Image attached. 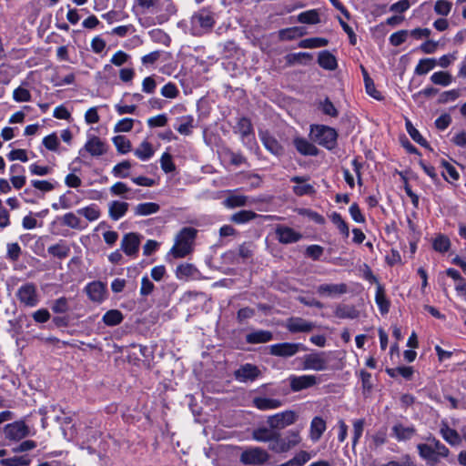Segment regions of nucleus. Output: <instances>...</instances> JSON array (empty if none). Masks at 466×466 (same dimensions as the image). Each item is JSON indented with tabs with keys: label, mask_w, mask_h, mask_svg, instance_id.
<instances>
[{
	"label": "nucleus",
	"mask_w": 466,
	"mask_h": 466,
	"mask_svg": "<svg viewBox=\"0 0 466 466\" xmlns=\"http://www.w3.org/2000/svg\"><path fill=\"white\" fill-rule=\"evenodd\" d=\"M260 375L258 368L253 364L241 365L234 372L235 379L239 382L253 381Z\"/></svg>",
	"instance_id": "obj_10"
},
{
	"label": "nucleus",
	"mask_w": 466,
	"mask_h": 466,
	"mask_svg": "<svg viewBox=\"0 0 466 466\" xmlns=\"http://www.w3.org/2000/svg\"><path fill=\"white\" fill-rule=\"evenodd\" d=\"M259 138H260L263 146L266 147V149L268 150L271 154H273L275 156H279V155L282 154L283 148H282L281 145L268 132L260 131Z\"/></svg>",
	"instance_id": "obj_16"
},
{
	"label": "nucleus",
	"mask_w": 466,
	"mask_h": 466,
	"mask_svg": "<svg viewBox=\"0 0 466 466\" xmlns=\"http://www.w3.org/2000/svg\"><path fill=\"white\" fill-rule=\"evenodd\" d=\"M135 156L142 160L147 161L150 159L154 154L155 149L153 148V146L151 143H149L147 140H144L135 150H134Z\"/></svg>",
	"instance_id": "obj_25"
},
{
	"label": "nucleus",
	"mask_w": 466,
	"mask_h": 466,
	"mask_svg": "<svg viewBox=\"0 0 466 466\" xmlns=\"http://www.w3.org/2000/svg\"><path fill=\"white\" fill-rule=\"evenodd\" d=\"M429 441H431L434 457L437 458V461H439L441 458H447L449 456V449L439 440L432 438L429 439Z\"/></svg>",
	"instance_id": "obj_40"
},
{
	"label": "nucleus",
	"mask_w": 466,
	"mask_h": 466,
	"mask_svg": "<svg viewBox=\"0 0 466 466\" xmlns=\"http://www.w3.org/2000/svg\"><path fill=\"white\" fill-rule=\"evenodd\" d=\"M303 33H304V31H303L302 27H293V28H289V29L281 31L280 36L282 39L289 40V39H293L297 36L302 35Z\"/></svg>",
	"instance_id": "obj_63"
},
{
	"label": "nucleus",
	"mask_w": 466,
	"mask_h": 466,
	"mask_svg": "<svg viewBox=\"0 0 466 466\" xmlns=\"http://www.w3.org/2000/svg\"><path fill=\"white\" fill-rule=\"evenodd\" d=\"M106 285L100 281H93L86 285V291L94 302H101L106 298Z\"/></svg>",
	"instance_id": "obj_15"
},
{
	"label": "nucleus",
	"mask_w": 466,
	"mask_h": 466,
	"mask_svg": "<svg viewBox=\"0 0 466 466\" xmlns=\"http://www.w3.org/2000/svg\"><path fill=\"white\" fill-rule=\"evenodd\" d=\"M335 316L339 319H356L359 317V311L350 305H339L335 309Z\"/></svg>",
	"instance_id": "obj_32"
},
{
	"label": "nucleus",
	"mask_w": 466,
	"mask_h": 466,
	"mask_svg": "<svg viewBox=\"0 0 466 466\" xmlns=\"http://www.w3.org/2000/svg\"><path fill=\"white\" fill-rule=\"evenodd\" d=\"M19 303L27 308H35L40 302V296L36 285L32 282H26L21 285L15 293Z\"/></svg>",
	"instance_id": "obj_3"
},
{
	"label": "nucleus",
	"mask_w": 466,
	"mask_h": 466,
	"mask_svg": "<svg viewBox=\"0 0 466 466\" xmlns=\"http://www.w3.org/2000/svg\"><path fill=\"white\" fill-rule=\"evenodd\" d=\"M375 301L381 314L388 313L390 309V301L386 298L385 289L380 283L376 287Z\"/></svg>",
	"instance_id": "obj_27"
},
{
	"label": "nucleus",
	"mask_w": 466,
	"mask_h": 466,
	"mask_svg": "<svg viewBox=\"0 0 466 466\" xmlns=\"http://www.w3.org/2000/svg\"><path fill=\"white\" fill-rule=\"evenodd\" d=\"M440 433L441 437L451 446L460 444L461 441L459 433L455 430L450 428L446 423H443L441 426Z\"/></svg>",
	"instance_id": "obj_24"
},
{
	"label": "nucleus",
	"mask_w": 466,
	"mask_h": 466,
	"mask_svg": "<svg viewBox=\"0 0 466 466\" xmlns=\"http://www.w3.org/2000/svg\"><path fill=\"white\" fill-rule=\"evenodd\" d=\"M452 4L446 0H437L434 5V11L441 15H448L451 10Z\"/></svg>",
	"instance_id": "obj_58"
},
{
	"label": "nucleus",
	"mask_w": 466,
	"mask_h": 466,
	"mask_svg": "<svg viewBox=\"0 0 466 466\" xmlns=\"http://www.w3.org/2000/svg\"><path fill=\"white\" fill-rule=\"evenodd\" d=\"M269 353L273 356L289 358L297 354L300 350H305V347L300 343H277L269 346Z\"/></svg>",
	"instance_id": "obj_6"
},
{
	"label": "nucleus",
	"mask_w": 466,
	"mask_h": 466,
	"mask_svg": "<svg viewBox=\"0 0 466 466\" xmlns=\"http://www.w3.org/2000/svg\"><path fill=\"white\" fill-rule=\"evenodd\" d=\"M197 235V230L193 228H184L177 235L175 244L172 247L170 253L175 258H184L192 250L194 239Z\"/></svg>",
	"instance_id": "obj_1"
},
{
	"label": "nucleus",
	"mask_w": 466,
	"mask_h": 466,
	"mask_svg": "<svg viewBox=\"0 0 466 466\" xmlns=\"http://www.w3.org/2000/svg\"><path fill=\"white\" fill-rule=\"evenodd\" d=\"M131 167L132 165L129 161H122L113 167L112 174L116 177H127L129 176V169L131 168Z\"/></svg>",
	"instance_id": "obj_44"
},
{
	"label": "nucleus",
	"mask_w": 466,
	"mask_h": 466,
	"mask_svg": "<svg viewBox=\"0 0 466 466\" xmlns=\"http://www.w3.org/2000/svg\"><path fill=\"white\" fill-rule=\"evenodd\" d=\"M278 240L283 244H290L299 241L301 238V234L295 231L293 228L279 226L276 229Z\"/></svg>",
	"instance_id": "obj_14"
},
{
	"label": "nucleus",
	"mask_w": 466,
	"mask_h": 466,
	"mask_svg": "<svg viewBox=\"0 0 466 466\" xmlns=\"http://www.w3.org/2000/svg\"><path fill=\"white\" fill-rule=\"evenodd\" d=\"M300 441L299 431H291L285 438L276 434L274 440L269 443L268 448L275 452H286L298 445Z\"/></svg>",
	"instance_id": "obj_4"
},
{
	"label": "nucleus",
	"mask_w": 466,
	"mask_h": 466,
	"mask_svg": "<svg viewBox=\"0 0 466 466\" xmlns=\"http://www.w3.org/2000/svg\"><path fill=\"white\" fill-rule=\"evenodd\" d=\"M268 455L261 448H252L242 452L240 461L244 464H261L267 461Z\"/></svg>",
	"instance_id": "obj_9"
},
{
	"label": "nucleus",
	"mask_w": 466,
	"mask_h": 466,
	"mask_svg": "<svg viewBox=\"0 0 466 466\" xmlns=\"http://www.w3.org/2000/svg\"><path fill=\"white\" fill-rule=\"evenodd\" d=\"M338 67V60L335 55L329 51H322V69L335 70Z\"/></svg>",
	"instance_id": "obj_43"
},
{
	"label": "nucleus",
	"mask_w": 466,
	"mask_h": 466,
	"mask_svg": "<svg viewBox=\"0 0 466 466\" xmlns=\"http://www.w3.org/2000/svg\"><path fill=\"white\" fill-rule=\"evenodd\" d=\"M133 126H134V119L126 117V118L120 119L115 125L114 131L116 133L129 132L133 128Z\"/></svg>",
	"instance_id": "obj_56"
},
{
	"label": "nucleus",
	"mask_w": 466,
	"mask_h": 466,
	"mask_svg": "<svg viewBox=\"0 0 466 466\" xmlns=\"http://www.w3.org/2000/svg\"><path fill=\"white\" fill-rule=\"evenodd\" d=\"M29 428L24 420H16L4 427L5 439L19 441L29 435Z\"/></svg>",
	"instance_id": "obj_5"
},
{
	"label": "nucleus",
	"mask_w": 466,
	"mask_h": 466,
	"mask_svg": "<svg viewBox=\"0 0 466 466\" xmlns=\"http://www.w3.org/2000/svg\"><path fill=\"white\" fill-rule=\"evenodd\" d=\"M273 339L272 332L268 330L258 329L246 336V341L250 344L266 343Z\"/></svg>",
	"instance_id": "obj_21"
},
{
	"label": "nucleus",
	"mask_w": 466,
	"mask_h": 466,
	"mask_svg": "<svg viewBox=\"0 0 466 466\" xmlns=\"http://www.w3.org/2000/svg\"><path fill=\"white\" fill-rule=\"evenodd\" d=\"M257 217V214L250 210H240L231 217V221L237 223V224H243L246 222L250 221L251 219L255 218Z\"/></svg>",
	"instance_id": "obj_45"
},
{
	"label": "nucleus",
	"mask_w": 466,
	"mask_h": 466,
	"mask_svg": "<svg viewBox=\"0 0 466 466\" xmlns=\"http://www.w3.org/2000/svg\"><path fill=\"white\" fill-rule=\"evenodd\" d=\"M141 238L137 233H127L123 237L121 248L127 256H136L139 249Z\"/></svg>",
	"instance_id": "obj_12"
},
{
	"label": "nucleus",
	"mask_w": 466,
	"mask_h": 466,
	"mask_svg": "<svg viewBox=\"0 0 466 466\" xmlns=\"http://www.w3.org/2000/svg\"><path fill=\"white\" fill-rule=\"evenodd\" d=\"M237 132L239 134L241 140L245 146L252 148L255 144V136L253 127L249 119L242 117L237 124Z\"/></svg>",
	"instance_id": "obj_7"
},
{
	"label": "nucleus",
	"mask_w": 466,
	"mask_h": 466,
	"mask_svg": "<svg viewBox=\"0 0 466 466\" xmlns=\"http://www.w3.org/2000/svg\"><path fill=\"white\" fill-rule=\"evenodd\" d=\"M331 222L337 227L339 232L344 238H348L350 235V229L347 223L342 219L339 213L333 212L330 216Z\"/></svg>",
	"instance_id": "obj_42"
},
{
	"label": "nucleus",
	"mask_w": 466,
	"mask_h": 466,
	"mask_svg": "<svg viewBox=\"0 0 466 466\" xmlns=\"http://www.w3.org/2000/svg\"><path fill=\"white\" fill-rule=\"evenodd\" d=\"M411 5V3L409 0H400L390 6V11L394 13H404L406 12Z\"/></svg>",
	"instance_id": "obj_64"
},
{
	"label": "nucleus",
	"mask_w": 466,
	"mask_h": 466,
	"mask_svg": "<svg viewBox=\"0 0 466 466\" xmlns=\"http://www.w3.org/2000/svg\"><path fill=\"white\" fill-rule=\"evenodd\" d=\"M416 432L413 426H405L402 423H396L392 427V436L399 441L410 440Z\"/></svg>",
	"instance_id": "obj_18"
},
{
	"label": "nucleus",
	"mask_w": 466,
	"mask_h": 466,
	"mask_svg": "<svg viewBox=\"0 0 466 466\" xmlns=\"http://www.w3.org/2000/svg\"><path fill=\"white\" fill-rule=\"evenodd\" d=\"M109 190L114 196H120L127 198L126 195L130 191V188L123 182H116L111 186Z\"/></svg>",
	"instance_id": "obj_57"
},
{
	"label": "nucleus",
	"mask_w": 466,
	"mask_h": 466,
	"mask_svg": "<svg viewBox=\"0 0 466 466\" xmlns=\"http://www.w3.org/2000/svg\"><path fill=\"white\" fill-rule=\"evenodd\" d=\"M291 180L296 183L293 187V191L298 196L309 195L313 192L312 186L307 183L304 178L294 177Z\"/></svg>",
	"instance_id": "obj_31"
},
{
	"label": "nucleus",
	"mask_w": 466,
	"mask_h": 466,
	"mask_svg": "<svg viewBox=\"0 0 466 466\" xmlns=\"http://www.w3.org/2000/svg\"><path fill=\"white\" fill-rule=\"evenodd\" d=\"M305 370H320V357L317 353H312L305 356L304 366Z\"/></svg>",
	"instance_id": "obj_47"
},
{
	"label": "nucleus",
	"mask_w": 466,
	"mask_h": 466,
	"mask_svg": "<svg viewBox=\"0 0 466 466\" xmlns=\"http://www.w3.org/2000/svg\"><path fill=\"white\" fill-rule=\"evenodd\" d=\"M0 463L3 466H28L31 463V460L24 456H14L11 458L2 459Z\"/></svg>",
	"instance_id": "obj_38"
},
{
	"label": "nucleus",
	"mask_w": 466,
	"mask_h": 466,
	"mask_svg": "<svg viewBox=\"0 0 466 466\" xmlns=\"http://www.w3.org/2000/svg\"><path fill=\"white\" fill-rule=\"evenodd\" d=\"M436 61L434 58H422L419 61L414 69V73L419 76L426 75L434 68Z\"/></svg>",
	"instance_id": "obj_37"
},
{
	"label": "nucleus",
	"mask_w": 466,
	"mask_h": 466,
	"mask_svg": "<svg viewBox=\"0 0 466 466\" xmlns=\"http://www.w3.org/2000/svg\"><path fill=\"white\" fill-rule=\"evenodd\" d=\"M55 313H66L69 310L68 299L61 297L53 301L51 306Z\"/></svg>",
	"instance_id": "obj_52"
},
{
	"label": "nucleus",
	"mask_w": 466,
	"mask_h": 466,
	"mask_svg": "<svg viewBox=\"0 0 466 466\" xmlns=\"http://www.w3.org/2000/svg\"><path fill=\"white\" fill-rule=\"evenodd\" d=\"M363 429H364V420L360 419V420H356L353 422V440H352L353 447L357 444L360 438L361 437Z\"/></svg>",
	"instance_id": "obj_60"
},
{
	"label": "nucleus",
	"mask_w": 466,
	"mask_h": 466,
	"mask_svg": "<svg viewBox=\"0 0 466 466\" xmlns=\"http://www.w3.org/2000/svg\"><path fill=\"white\" fill-rule=\"evenodd\" d=\"M419 454L425 460H431L437 461V458L434 457L432 444L431 443H420L417 445Z\"/></svg>",
	"instance_id": "obj_48"
},
{
	"label": "nucleus",
	"mask_w": 466,
	"mask_h": 466,
	"mask_svg": "<svg viewBox=\"0 0 466 466\" xmlns=\"http://www.w3.org/2000/svg\"><path fill=\"white\" fill-rule=\"evenodd\" d=\"M294 145L297 150L302 155L314 156L318 154L317 147L305 138L296 137L294 139Z\"/></svg>",
	"instance_id": "obj_29"
},
{
	"label": "nucleus",
	"mask_w": 466,
	"mask_h": 466,
	"mask_svg": "<svg viewBox=\"0 0 466 466\" xmlns=\"http://www.w3.org/2000/svg\"><path fill=\"white\" fill-rule=\"evenodd\" d=\"M160 93L164 97L176 98L179 92L176 85L169 82L161 88Z\"/></svg>",
	"instance_id": "obj_59"
},
{
	"label": "nucleus",
	"mask_w": 466,
	"mask_h": 466,
	"mask_svg": "<svg viewBox=\"0 0 466 466\" xmlns=\"http://www.w3.org/2000/svg\"><path fill=\"white\" fill-rule=\"evenodd\" d=\"M338 132L334 127L322 125V147L329 150L336 147Z\"/></svg>",
	"instance_id": "obj_20"
},
{
	"label": "nucleus",
	"mask_w": 466,
	"mask_h": 466,
	"mask_svg": "<svg viewBox=\"0 0 466 466\" xmlns=\"http://www.w3.org/2000/svg\"><path fill=\"white\" fill-rule=\"evenodd\" d=\"M248 198L240 194H230L223 201V205L228 208L244 207L248 205Z\"/></svg>",
	"instance_id": "obj_28"
},
{
	"label": "nucleus",
	"mask_w": 466,
	"mask_h": 466,
	"mask_svg": "<svg viewBox=\"0 0 466 466\" xmlns=\"http://www.w3.org/2000/svg\"><path fill=\"white\" fill-rule=\"evenodd\" d=\"M322 116H326L325 121L330 124H333L339 116V107L329 97L322 100Z\"/></svg>",
	"instance_id": "obj_19"
},
{
	"label": "nucleus",
	"mask_w": 466,
	"mask_h": 466,
	"mask_svg": "<svg viewBox=\"0 0 466 466\" xmlns=\"http://www.w3.org/2000/svg\"><path fill=\"white\" fill-rule=\"evenodd\" d=\"M48 253L59 259L66 258L70 253V248L65 242L52 245L47 249Z\"/></svg>",
	"instance_id": "obj_35"
},
{
	"label": "nucleus",
	"mask_w": 466,
	"mask_h": 466,
	"mask_svg": "<svg viewBox=\"0 0 466 466\" xmlns=\"http://www.w3.org/2000/svg\"><path fill=\"white\" fill-rule=\"evenodd\" d=\"M124 317L121 311L118 309H110L106 311L102 320L106 326H116L122 322Z\"/></svg>",
	"instance_id": "obj_36"
},
{
	"label": "nucleus",
	"mask_w": 466,
	"mask_h": 466,
	"mask_svg": "<svg viewBox=\"0 0 466 466\" xmlns=\"http://www.w3.org/2000/svg\"><path fill=\"white\" fill-rule=\"evenodd\" d=\"M113 143L121 154H126L131 150V142L125 136L118 135L114 137Z\"/></svg>",
	"instance_id": "obj_41"
},
{
	"label": "nucleus",
	"mask_w": 466,
	"mask_h": 466,
	"mask_svg": "<svg viewBox=\"0 0 466 466\" xmlns=\"http://www.w3.org/2000/svg\"><path fill=\"white\" fill-rule=\"evenodd\" d=\"M287 328L291 332H306L310 331L313 328L311 322H309L303 319L292 318L289 319Z\"/></svg>",
	"instance_id": "obj_23"
},
{
	"label": "nucleus",
	"mask_w": 466,
	"mask_h": 466,
	"mask_svg": "<svg viewBox=\"0 0 466 466\" xmlns=\"http://www.w3.org/2000/svg\"><path fill=\"white\" fill-rule=\"evenodd\" d=\"M276 434L273 431L266 428L258 429L253 433V437L256 441L264 442L268 441L269 443L272 442Z\"/></svg>",
	"instance_id": "obj_49"
},
{
	"label": "nucleus",
	"mask_w": 466,
	"mask_h": 466,
	"mask_svg": "<svg viewBox=\"0 0 466 466\" xmlns=\"http://www.w3.org/2000/svg\"><path fill=\"white\" fill-rule=\"evenodd\" d=\"M13 99L16 102H28L31 100V94L28 89L18 86L13 92Z\"/></svg>",
	"instance_id": "obj_55"
},
{
	"label": "nucleus",
	"mask_w": 466,
	"mask_h": 466,
	"mask_svg": "<svg viewBox=\"0 0 466 466\" xmlns=\"http://www.w3.org/2000/svg\"><path fill=\"white\" fill-rule=\"evenodd\" d=\"M160 207L157 203L146 202L140 203L135 208V214L137 216H148L158 212Z\"/></svg>",
	"instance_id": "obj_33"
},
{
	"label": "nucleus",
	"mask_w": 466,
	"mask_h": 466,
	"mask_svg": "<svg viewBox=\"0 0 466 466\" xmlns=\"http://www.w3.org/2000/svg\"><path fill=\"white\" fill-rule=\"evenodd\" d=\"M406 130L410 137L420 146L426 147L427 141L423 138L420 133L413 127L410 121H406Z\"/></svg>",
	"instance_id": "obj_51"
},
{
	"label": "nucleus",
	"mask_w": 466,
	"mask_h": 466,
	"mask_svg": "<svg viewBox=\"0 0 466 466\" xmlns=\"http://www.w3.org/2000/svg\"><path fill=\"white\" fill-rule=\"evenodd\" d=\"M330 296H338L347 292V286L344 283L322 285V293Z\"/></svg>",
	"instance_id": "obj_46"
},
{
	"label": "nucleus",
	"mask_w": 466,
	"mask_h": 466,
	"mask_svg": "<svg viewBox=\"0 0 466 466\" xmlns=\"http://www.w3.org/2000/svg\"><path fill=\"white\" fill-rule=\"evenodd\" d=\"M431 81L435 85L447 86L452 82V76L450 73L444 71L435 72L431 76Z\"/></svg>",
	"instance_id": "obj_39"
},
{
	"label": "nucleus",
	"mask_w": 466,
	"mask_h": 466,
	"mask_svg": "<svg viewBox=\"0 0 466 466\" xmlns=\"http://www.w3.org/2000/svg\"><path fill=\"white\" fill-rule=\"evenodd\" d=\"M43 144L47 149L56 151L59 146V140L57 136L53 133L44 137Z\"/></svg>",
	"instance_id": "obj_62"
},
{
	"label": "nucleus",
	"mask_w": 466,
	"mask_h": 466,
	"mask_svg": "<svg viewBox=\"0 0 466 466\" xmlns=\"http://www.w3.org/2000/svg\"><path fill=\"white\" fill-rule=\"evenodd\" d=\"M190 24L191 33L194 35H202L212 29L215 19L209 11L202 9L192 15Z\"/></svg>",
	"instance_id": "obj_2"
},
{
	"label": "nucleus",
	"mask_w": 466,
	"mask_h": 466,
	"mask_svg": "<svg viewBox=\"0 0 466 466\" xmlns=\"http://www.w3.org/2000/svg\"><path fill=\"white\" fill-rule=\"evenodd\" d=\"M76 213L85 217L90 222L97 220L101 215L100 209L95 204L79 208L76 210Z\"/></svg>",
	"instance_id": "obj_34"
},
{
	"label": "nucleus",
	"mask_w": 466,
	"mask_h": 466,
	"mask_svg": "<svg viewBox=\"0 0 466 466\" xmlns=\"http://www.w3.org/2000/svg\"><path fill=\"white\" fill-rule=\"evenodd\" d=\"M290 388L293 391H299L314 385L317 381V378L313 375H301L289 377Z\"/></svg>",
	"instance_id": "obj_13"
},
{
	"label": "nucleus",
	"mask_w": 466,
	"mask_h": 466,
	"mask_svg": "<svg viewBox=\"0 0 466 466\" xmlns=\"http://www.w3.org/2000/svg\"><path fill=\"white\" fill-rule=\"evenodd\" d=\"M194 117L190 115L182 116L177 118V125L175 129L183 136H189L194 129Z\"/></svg>",
	"instance_id": "obj_22"
},
{
	"label": "nucleus",
	"mask_w": 466,
	"mask_h": 466,
	"mask_svg": "<svg viewBox=\"0 0 466 466\" xmlns=\"http://www.w3.org/2000/svg\"><path fill=\"white\" fill-rule=\"evenodd\" d=\"M298 19L303 24H314L319 20V13L317 10H308L299 15Z\"/></svg>",
	"instance_id": "obj_50"
},
{
	"label": "nucleus",
	"mask_w": 466,
	"mask_h": 466,
	"mask_svg": "<svg viewBox=\"0 0 466 466\" xmlns=\"http://www.w3.org/2000/svg\"><path fill=\"white\" fill-rule=\"evenodd\" d=\"M296 413L292 410H286L270 416L268 423L271 428L283 429L296 421Z\"/></svg>",
	"instance_id": "obj_8"
},
{
	"label": "nucleus",
	"mask_w": 466,
	"mask_h": 466,
	"mask_svg": "<svg viewBox=\"0 0 466 466\" xmlns=\"http://www.w3.org/2000/svg\"><path fill=\"white\" fill-rule=\"evenodd\" d=\"M83 151H86L92 157H100L106 152V144L96 136L91 135L88 136V138L84 146V147L80 150V154Z\"/></svg>",
	"instance_id": "obj_11"
},
{
	"label": "nucleus",
	"mask_w": 466,
	"mask_h": 466,
	"mask_svg": "<svg viewBox=\"0 0 466 466\" xmlns=\"http://www.w3.org/2000/svg\"><path fill=\"white\" fill-rule=\"evenodd\" d=\"M160 166L165 173L173 172L176 168V166L172 159V156L167 152L162 154L160 157Z\"/></svg>",
	"instance_id": "obj_54"
},
{
	"label": "nucleus",
	"mask_w": 466,
	"mask_h": 466,
	"mask_svg": "<svg viewBox=\"0 0 466 466\" xmlns=\"http://www.w3.org/2000/svg\"><path fill=\"white\" fill-rule=\"evenodd\" d=\"M451 247L450 239L443 235L438 236L433 241V248L439 252H446Z\"/></svg>",
	"instance_id": "obj_53"
},
{
	"label": "nucleus",
	"mask_w": 466,
	"mask_h": 466,
	"mask_svg": "<svg viewBox=\"0 0 466 466\" xmlns=\"http://www.w3.org/2000/svg\"><path fill=\"white\" fill-rule=\"evenodd\" d=\"M407 36H408L407 30H400V31L395 32L390 36V43L394 46H399L406 41Z\"/></svg>",
	"instance_id": "obj_61"
},
{
	"label": "nucleus",
	"mask_w": 466,
	"mask_h": 466,
	"mask_svg": "<svg viewBox=\"0 0 466 466\" xmlns=\"http://www.w3.org/2000/svg\"><path fill=\"white\" fill-rule=\"evenodd\" d=\"M62 223L70 228L78 230H82L86 228V225L83 224L77 215L73 212L66 213L62 218Z\"/></svg>",
	"instance_id": "obj_30"
},
{
	"label": "nucleus",
	"mask_w": 466,
	"mask_h": 466,
	"mask_svg": "<svg viewBox=\"0 0 466 466\" xmlns=\"http://www.w3.org/2000/svg\"><path fill=\"white\" fill-rule=\"evenodd\" d=\"M129 204L124 201L114 200L108 204V215L111 219L116 221L123 218L127 210Z\"/></svg>",
	"instance_id": "obj_17"
},
{
	"label": "nucleus",
	"mask_w": 466,
	"mask_h": 466,
	"mask_svg": "<svg viewBox=\"0 0 466 466\" xmlns=\"http://www.w3.org/2000/svg\"><path fill=\"white\" fill-rule=\"evenodd\" d=\"M256 408L261 410H274L281 406V401L277 399L257 397L253 400Z\"/></svg>",
	"instance_id": "obj_26"
}]
</instances>
